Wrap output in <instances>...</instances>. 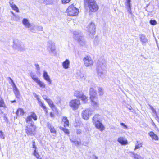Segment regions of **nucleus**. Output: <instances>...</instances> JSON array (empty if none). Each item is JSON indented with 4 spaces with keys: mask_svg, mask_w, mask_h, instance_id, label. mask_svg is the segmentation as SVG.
<instances>
[{
    "mask_svg": "<svg viewBox=\"0 0 159 159\" xmlns=\"http://www.w3.org/2000/svg\"><path fill=\"white\" fill-rule=\"evenodd\" d=\"M106 62L104 60H99L98 62L97 70L99 77L103 78L104 77V71L106 68Z\"/></svg>",
    "mask_w": 159,
    "mask_h": 159,
    "instance_id": "obj_1",
    "label": "nucleus"
},
{
    "mask_svg": "<svg viewBox=\"0 0 159 159\" xmlns=\"http://www.w3.org/2000/svg\"><path fill=\"white\" fill-rule=\"evenodd\" d=\"M73 34L74 39L77 41L82 46L85 45V40L82 36L81 32L75 31L73 32Z\"/></svg>",
    "mask_w": 159,
    "mask_h": 159,
    "instance_id": "obj_2",
    "label": "nucleus"
},
{
    "mask_svg": "<svg viewBox=\"0 0 159 159\" xmlns=\"http://www.w3.org/2000/svg\"><path fill=\"white\" fill-rule=\"evenodd\" d=\"M66 12L67 15L71 16L77 15L79 13V10L75 7L73 4L70 5L68 7Z\"/></svg>",
    "mask_w": 159,
    "mask_h": 159,
    "instance_id": "obj_3",
    "label": "nucleus"
},
{
    "mask_svg": "<svg viewBox=\"0 0 159 159\" xmlns=\"http://www.w3.org/2000/svg\"><path fill=\"white\" fill-rule=\"evenodd\" d=\"M36 126L34 125H26L25 132L28 135L34 136L35 134Z\"/></svg>",
    "mask_w": 159,
    "mask_h": 159,
    "instance_id": "obj_4",
    "label": "nucleus"
},
{
    "mask_svg": "<svg viewBox=\"0 0 159 159\" xmlns=\"http://www.w3.org/2000/svg\"><path fill=\"white\" fill-rule=\"evenodd\" d=\"M90 11L92 12H95L99 9V7L94 0H90L87 2Z\"/></svg>",
    "mask_w": 159,
    "mask_h": 159,
    "instance_id": "obj_5",
    "label": "nucleus"
},
{
    "mask_svg": "<svg viewBox=\"0 0 159 159\" xmlns=\"http://www.w3.org/2000/svg\"><path fill=\"white\" fill-rule=\"evenodd\" d=\"M93 110L91 108H89L82 111L81 116L82 118L86 120L89 119L90 116L93 113Z\"/></svg>",
    "mask_w": 159,
    "mask_h": 159,
    "instance_id": "obj_6",
    "label": "nucleus"
},
{
    "mask_svg": "<svg viewBox=\"0 0 159 159\" xmlns=\"http://www.w3.org/2000/svg\"><path fill=\"white\" fill-rule=\"evenodd\" d=\"M80 104V101L77 99L72 100L69 103V106L74 110H77Z\"/></svg>",
    "mask_w": 159,
    "mask_h": 159,
    "instance_id": "obj_7",
    "label": "nucleus"
},
{
    "mask_svg": "<svg viewBox=\"0 0 159 159\" xmlns=\"http://www.w3.org/2000/svg\"><path fill=\"white\" fill-rule=\"evenodd\" d=\"M84 65L86 67L92 66L94 63L93 61L89 56H87L83 59Z\"/></svg>",
    "mask_w": 159,
    "mask_h": 159,
    "instance_id": "obj_8",
    "label": "nucleus"
},
{
    "mask_svg": "<svg viewBox=\"0 0 159 159\" xmlns=\"http://www.w3.org/2000/svg\"><path fill=\"white\" fill-rule=\"evenodd\" d=\"M32 118L34 120H36L37 119L36 114L34 112L31 113L30 115L28 116L26 119V125H34V123L32 120Z\"/></svg>",
    "mask_w": 159,
    "mask_h": 159,
    "instance_id": "obj_9",
    "label": "nucleus"
},
{
    "mask_svg": "<svg viewBox=\"0 0 159 159\" xmlns=\"http://www.w3.org/2000/svg\"><path fill=\"white\" fill-rule=\"evenodd\" d=\"M30 76L39 85L40 88L42 89L45 88L46 85L44 83L40 80L39 78L36 77L35 75H34L33 73H31Z\"/></svg>",
    "mask_w": 159,
    "mask_h": 159,
    "instance_id": "obj_10",
    "label": "nucleus"
},
{
    "mask_svg": "<svg viewBox=\"0 0 159 159\" xmlns=\"http://www.w3.org/2000/svg\"><path fill=\"white\" fill-rule=\"evenodd\" d=\"M56 49L55 43L51 41L48 42L47 43V50L51 53H53Z\"/></svg>",
    "mask_w": 159,
    "mask_h": 159,
    "instance_id": "obj_11",
    "label": "nucleus"
},
{
    "mask_svg": "<svg viewBox=\"0 0 159 159\" xmlns=\"http://www.w3.org/2000/svg\"><path fill=\"white\" fill-rule=\"evenodd\" d=\"M13 47L14 48L20 51H22L24 49L21 42L17 39L15 40L14 41Z\"/></svg>",
    "mask_w": 159,
    "mask_h": 159,
    "instance_id": "obj_12",
    "label": "nucleus"
},
{
    "mask_svg": "<svg viewBox=\"0 0 159 159\" xmlns=\"http://www.w3.org/2000/svg\"><path fill=\"white\" fill-rule=\"evenodd\" d=\"M91 104L93 107L96 109H98L99 107V104L98 97L90 98Z\"/></svg>",
    "mask_w": 159,
    "mask_h": 159,
    "instance_id": "obj_13",
    "label": "nucleus"
},
{
    "mask_svg": "<svg viewBox=\"0 0 159 159\" xmlns=\"http://www.w3.org/2000/svg\"><path fill=\"white\" fill-rule=\"evenodd\" d=\"M87 30L91 35L93 36L95 34V26L94 24L93 23L91 22L88 26L87 27Z\"/></svg>",
    "mask_w": 159,
    "mask_h": 159,
    "instance_id": "obj_14",
    "label": "nucleus"
},
{
    "mask_svg": "<svg viewBox=\"0 0 159 159\" xmlns=\"http://www.w3.org/2000/svg\"><path fill=\"white\" fill-rule=\"evenodd\" d=\"M96 88V86L95 85L92 86L90 88L89 90V94L90 98L97 97V93L95 90Z\"/></svg>",
    "mask_w": 159,
    "mask_h": 159,
    "instance_id": "obj_15",
    "label": "nucleus"
},
{
    "mask_svg": "<svg viewBox=\"0 0 159 159\" xmlns=\"http://www.w3.org/2000/svg\"><path fill=\"white\" fill-rule=\"evenodd\" d=\"M140 41L143 45H146L148 43V40L146 36L143 34H140L139 35Z\"/></svg>",
    "mask_w": 159,
    "mask_h": 159,
    "instance_id": "obj_16",
    "label": "nucleus"
},
{
    "mask_svg": "<svg viewBox=\"0 0 159 159\" xmlns=\"http://www.w3.org/2000/svg\"><path fill=\"white\" fill-rule=\"evenodd\" d=\"M96 128L101 131H102L105 129V127L101 121L93 124Z\"/></svg>",
    "mask_w": 159,
    "mask_h": 159,
    "instance_id": "obj_17",
    "label": "nucleus"
},
{
    "mask_svg": "<svg viewBox=\"0 0 159 159\" xmlns=\"http://www.w3.org/2000/svg\"><path fill=\"white\" fill-rule=\"evenodd\" d=\"M117 141L122 145H126L128 144L127 140L123 137H120L118 138Z\"/></svg>",
    "mask_w": 159,
    "mask_h": 159,
    "instance_id": "obj_18",
    "label": "nucleus"
},
{
    "mask_svg": "<svg viewBox=\"0 0 159 159\" xmlns=\"http://www.w3.org/2000/svg\"><path fill=\"white\" fill-rule=\"evenodd\" d=\"M43 77L48 82V84H51V80L49 76L48 75L47 72L45 71H43Z\"/></svg>",
    "mask_w": 159,
    "mask_h": 159,
    "instance_id": "obj_19",
    "label": "nucleus"
},
{
    "mask_svg": "<svg viewBox=\"0 0 159 159\" xmlns=\"http://www.w3.org/2000/svg\"><path fill=\"white\" fill-rule=\"evenodd\" d=\"M100 115L98 114H95L92 118V122L93 124H95L96 123L100 121Z\"/></svg>",
    "mask_w": 159,
    "mask_h": 159,
    "instance_id": "obj_20",
    "label": "nucleus"
},
{
    "mask_svg": "<svg viewBox=\"0 0 159 159\" xmlns=\"http://www.w3.org/2000/svg\"><path fill=\"white\" fill-rule=\"evenodd\" d=\"M22 23L25 27L27 28H29L31 25L29 20L26 18L23 19L22 20Z\"/></svg>",
    "mask_w": 159,
    "mask_h": 159,
    "instance_id": "obj_21",
    "label": "nucleus"
},
{
    "mask_svg": "<svg viewBox=\"0 0 159 159\" xmlns=\"http://www.w3.org/2000/svg\"><path fill=\"white\" fill-rule=\"evenodd\" d=\"M46 102L53 110H55L56 109V107L53 104V102L51 99L48 98V99L47 100Z\"/></svg>",
    "mask_w": 159,
    "mask_h": 159,
    "instance_id": "obj_22",
    "label": "nucleus"
},
{
    "mask_svg": "<svg viewBox=\"0 0 159 159\" xmlns=\"http://www.w3.org/2000/svg\"><path fill=\"white\" fill-rule=\"evenodd\" d=\"M148 134L151 137L152 139L155 140H158V137L152 131L150 132Z\"/></svg>",
    "mask_w": 159,
    "mask_h": 159,
    "instance_id": "obj_23",
    "label": "nucleus"
},
{
    "mask_svg": "<svg viewBox=\"0 0 159 159\" xmlns=\"http://www.w3.org/2000/svg\"><path fill=\"white\" fill-rule=\"evenodd\" d=\"M131 153L132 155V157L135 159H144L140 155L134 152H131Z\"/></svg>",
    "mask_w": 159,
    "mask_h": 159,
    "instance_id": "obj_24",
    "label": "nucleus"
},
{
    "mask_svg": "<svg viewBox=\"0 0 159 159\" xmlns=\"http://www.w3.org/2000/svg\"><path fill=\"white\" fill-rule=\"evenodd\" d=\"M70 65V61L69 60H66L63 63V67L65 69H67L69 68Z\"/></svg>",
    "mask_w": 159,
    "mask_h": 159,
    "instance_id": "obj_25",
    "label": "nucleus"
},
{
    "mask_svg": "<svg viewBox=\"0 0 159 159\" xmlns=\"http://www.w3.org/2000/svg\"><path fill=\"white\" fill-rule=\"evenodd\" d=\"M83 95V93L82 91L77 90L75 91L74 93V96L79 98H81Z\"/></svg>",
    "mask_w": 159,
    "mask_h": 159,
    "instance_id": "obj_26",
    "label": "nucleus"
},
{
    "mask_svg": "<svg viewBox=\"0 0 159 159\" xmlns=\"http://www.w3.org/2000/svg\"><path fill=\"white\" fill-rule=\"evenodd\" d=\"M62 123H64V127L68 126L69 125V121L66 117H64L62 119Z\"/></svg>",
    "mask_w": 159,
    "mask_h": 159,
    "instance_id": "obj_27",
    "label": "nucleus"
},
{
    "mask_svg": "<svg viewBox=\"0 0 159 159\" xmlns=\"http://www.w3.org/2000/svg\"><path fill=\"white\" fill-rule=\"evenodd\" d=\"M16 113L18 116H21L24 115L25 112L22 109L19 108L17 110Z\"/></svg>",
    "mask_w": 159,
    "mask_h": 159,
    "instance_id": "obj_28",
    "label": "nucleus"
},
{
    "mask_svg": "<svg viewBox=\"0 0 159 159\" xmlns=\"http://www.w3.org/2000/svg\"><path fill=\"white\" fill-rule=\"evenodd\" d=\"M143 144L142 143L137 141V143L135 144V148L134 149V151L136 150V149L139 148H140L141 147H142Z\"/></svg>",
    "mask_w": 159,
    "mask_h": 159,
    "instance_id": "obj_29",
    "label": "nucleus"
},
{
    "mask_svg": "<svg viewBox=\"0 0 159 159\" xmlns=\"http://www.w3.org/2000/svg\"><path fill=\"white\" fill-rule=\"evenodd\" d=\"M29 28L30 29V30L31 32L34 33L36 32V26L34 25L31 24Z\"/></svg>",
    "mask_w": 159,
    "mask_h": 159,
    "instance_id": "obj_30",
    "label": "nucleus"
},
{
    "mask_svg": "<svg viewBox=\"0 0 159 159\" xmlns=\"http://www.w3.org/2000/svg\"><path fill=\"white\" fill-rule=\"evenodd\" d=\"M48 126L51 133H56V131L54 127L50 125L49 124H48Z\"/></svg>",
    "mask_w": 159,
    "mask_h": 159,
    "instance_id": "obj_31",
    "label": "nucleus"
},
{
    "mask_svg": "<svg viewBox=\"0 0 159 159\" xmlns=\"http://www.w3.org/2000/svg\"><path fill=\"white\" fill-rule=\"evenodd\" d=\"M80 98L81 99V100L84 103H86L88 101L87 97L84 94Z\"/></svg>",
    "mask_w": 159,
    "mask_h": 159,
    "instance_id": "obj_32",
    "label": "nucleus"
},
{
    "mask_svg": "<svg viewBox=\"0 0 159 159\" xmlns=\"http://www.w3.org/2000/svg\"><path fill=\"white\" fill-rule=\"evenodd\" d=\"M54 0H44L43 3L46 5L52 4L54 2Z\"/></svg>",
    "mask_w": 159,
    "mask_h": 159,
    "instance_id": "obj_33",
    "label": "nucleus"
},
{
    "mask_svg": "<svg viewBox=\"0 0 159 159\" xmlns=\"http://www.w3.org/2000/svg\"><path fill=\"white\" fill-rule=\"evenodd\" d=\"M12 9L14 11H15L17 12H19V9L17 7L15 4L13 5L12 6H11Z\"/></svg>",
    "mask_w": 159,
    "mask_h": 159,
    "instance_id": "obj_34",
    "label": "nucleus"
},
{
    "mask_svg": "<svg viewBox=\"0 0 159 159\" xmlns=\"http://www.w3.org/2000/svg\"><path fill=\"white\" fill-rule=\"evenodd\" d=\"M98 92L99 93L100 95H102L104 93L103 90L102 88L101 87H98Z\"/></svg>",
    "mask_w": 159,
    "mask_h": 159,
    "instance_id": "obj_35",
    "label": "nucleus"
},
{
    "mask_svg": "<svg viewBox=\"0 0 159 159\" xmlns=\"http://www.w3.org/2000/svg\"><path fill=\"white\" fill-rule=\"evenodd\" d=\"M33 154L34 156L37 158V159L39 158L40 156L39 154L36 149L34 150L33 152Z\"/></svg>",
    "mask_w": 159,
    "mask_h": 159,
    "instance_id": "obj_36",
    "label": "nucleus"
},
{
    "mask_svg": "<svg viewBox=\"0 0 159 159\" xmlns=\"http://www.w3.org/2000/svg\"><path fill=\"white\" fill-rule=\"evenodd\" d=\"M70 141L72 142L75 143V144L76 146H77L78 145H79L81 144V142L80 141H73L71 139H70Z\"/></svg>",
    "mask_w": 159,
    "mask_h": 159,
    "instance_id": "obj_37",
    "label": "nucleus"
},
{
    "mask_svg": "<svg viewBox=\"0 0 159 159\" xmlns=\"http://www.w3.org/2000/svg\"><path fill=\"white\" fill-rule=\"evenodd\" d=\"M14 92L15 95L16 97L18 98H19L20 96V92L19 90H18L17 91H15Z\"/></svg>",
    "mask_w": 159,
    "mask_h": 159,
    "instance_id": "obj_38",
    "label": "nucleus"
},
{
    "mask_svg": "<svg viewBox=\"0 0 159 159\" xmlns=\"http://www.w3.org/2000/svg\"><path fill=\"white\" fill-rule=\"evenodd\" d=\"M60 129H61L65 133L67 134H69V132L68 129H65V128L63 127H60Z\"/></svg>",
    "mask_w": 159,
    "mask_h": 159,
    "instance_id": "obj_39",
    "label": "nucleus"
},
{
    "mask_svg": "<svg viewBox=\"0 0 159 159\" xmlns=\"http://www.w3.org/2000/svg\"><path fill=\"white\" fill-rule=\"evenodd\" d=\"M9 78L10 80L11 81V83L10 82V83L11 84L13 88H14V87L16 86L12 79L10 77H9Z\"/></svg>",
    "mask_w": 159,
    "mask_h": 159,
    "instance_id": "obj_40",
    "label": "nucleus"
},
{
    "mask_svg": "<svg viewBox=\"0 0 159 159\" xmlns=\"http://www.w3.org/2000/svg\"><path fill=\"white\" fill-rule=\"evenodd\" d=\"M4 103L2 99L0 98V107H3L4 106Z\"/></svg>",
    "mask_w": 159,
    "mask_h": 159,
    "instance_id": "obj_41",
    "label": "nucleus"
},
{
    "mask_svg": "<svg viewBox=\"0 0 159 159\" xmlns=\"http://www.w3.org/2000/svg\"><path fill=\"white\" fill-rule=\"evenodd\" d=\"M150 23L152 25H155L157 24V22L155 20H151L150 21Z\"/></svg>",
    "mask_w": 159,
    "mask_h": 159,
    "instance_id": "obj_42",
    "label": "nucleus"
},
{
    "mask_svg": "<svg viewBox=\"0 0 159 159\" xmlns=\"http://www.w3.org/2000/svg\"><path fill=\"white\" fill-rule=\"evenodd\" d=\"M36 28L37 29V30L38 31H42L43 29V28L42 26L39 25V26H37L36 27Z\"/></svg>",
    "mask_w": 159,
    "mask_h": 159,
    "instance_id": "obj_43",
    "label": "nucleus"
},
{
    "mask_svg": "<svg viewBox=\"0 0 159 159\" xmlns=\"http://www.w3.org/2000/svg\"><path fill=\"white\" fill-rule=\"evenodd\" d=\"M39 104L40 106L43 109L46 107V106H45L44 104L42 102H40V103H39Z\"/></svg>",
    "mask_w": 159,
    "mask_h": 159,
    "instance_id": "obj_44",
    "label": "nucleus"
},
{
    "mask_svg": "<svg viewBox=\"0 0 159 159\" xmlns=\"http://www.w3.org/2000/svg\"><path fill=\"white\" fill-rule=\"evenodd\" d=\"M39 104L40 106L43 109L46 107V106H45L44 104L42 102H40V103H39Z\"/></svg>",
    "mask_w": 159,
    "mask_h": 159,
    "instance_id": "obj_45",
    "label": "nucleus"
},
{
    "mask_svg": "<svg viewBox=\"0 0 159 159\" xmlns=\"http://www.w3.org/2000/svg\"><path fill=\"white\" fill-rule=\"evenodd\" d=\"M39 104L40 106L43 109L46 107V106H45L44 104L42 102H40V103H39Z\"/></svg>",
    "mask_w": 159,
    "mask_h": 159,
    "instance_id": "obj_46",
    "label": "nucleus"
},
{
    "mask_svg": "<svg viewBox=\"0 0 159 159\" xmlns=\"http://www.w3.org/2000/svg\"><path fill=\"white\" fill-rule=\"evenodd\" d=\"M150 109H151L152 110V112L153 113H154L155 114H156V115H157V112H156V111L154 109V108H153V107L151 106H150ZM157 116V115H156Z\"/></svg>",
    "mask_w": 159,
    "mask_h": 159,
    "instance_id": "obj_47",
    "label": "nucleus"
},
{
    "mask_svg": "<svg viewBox=\"0 0 159 159\" xmlns=\"http://www.w3.org/2000/svg\"><path fill=\"white\" fill-rule=\"evenodd\" d=\"M71 0H62V3L63 4H66L69 3Z\"/></svg>",
    "mask_w": 159,
    "mask_h": 159,
    "instance_id": "obj_48",
    "label": "nucleus"
},
{
    "mask_svg": "<svg viewBox=\"0 0 159 159\" xmlns=\"http://www.w3.org/2000/svg\"><path fill=\"white\" fill-rule=\"evenodd\" d=\"M120 125L123 126V127H124V128L125 129H128V127L126 125H125V124L124 123H120Z\"/></svg>",
    "mask_w": 159,
    "mask_h": 159,
    "instance_id": "obj_49",
    "label": "nucleus"
},
{
    "mask_svg": "<svg viewBox=\"0 0 159 159\" xmlns=\"http://www.w3.org/2000/svg\"><path fill=\"white\" fill-rule=\"evenodd\" d=\"M9 3L10 7L14 4V0H10Z\"/></svg>",
    "mask_w": 159,
    "mask_h": 159,
    "instance_id": "obj_50",
    "label": "nucleus"
},
{
    "mask_svg": "<svg viewBox=\"0 0 159 159\" xmlns=\"http://www.w3.org/2000/svg\"><path fill=\"white\" fill-rule=\"evenodd\" d=\"M0 137L2 139H4V136L2 131H0Z\"/></svg>",
    "mask_w": 159,
    "mask_h": 159,
    "instance_id": "obj_51",
    "label": "nucleus"
},
{
    "mask_svg": "<svg viewBox=\"0 0 159 159\" xmlns=\"http://www.w3.org/2000/svg\"><path fill=\"white\" fill-rule=\"evenodd\" d=\"M43 110L45 112V114L46 115H48V108H47V107H46L45 108H44L43 109Z\"/></svg>",
    "mask_w": 159,
    "mask_h": 159,
    "instance_id": "obj_52",
    "label": "nucleus"
},
{
    "mask_svg": "<svg viewBox=\"0 0 159 159\" xmlns=\"http://www.w3.org/2000/svg\"><path fill=\"white\" fill-rule=\"evenodd\" d=\"M127 11H128V12L131 14L132 13V12H131V7H127Z\"/></svg>",
    "mask_w": 159,
    "mask_h": 159,
    "instance_id": "obj_53",
    "label": "nucleus"
},
{
    "mask_svg": "<svg viewBox=\"0 0 159 159\" xmlns=\"http://www.w3.org/2000/svg\"><path fill=\"white\" fill-rule=\"evenodd\" d=\"M33 148L35 149H36L37 147H36V145H35V142L34 141L33 142Z\"/></svg>",
    "mask_w": 159,
    "mask_h": 159,
    "instance_id": "obj_54",
    "label": "nucleus"
},
{
    "mask_svg": "<svg viewBox=\"0 0 159 159\" xmlns=\"http://www.w3.org/2000/svg\"><path fill=\"white\" fill-rule=\"evenodd\" d=\"M43 98L44 99L46 100V101H47V100L48 99V97L46 95H44L43 96Z\"/></svg>",
    "mask_w": 159,
    "mask_h": 159,
    "instance_id": "obj_55",
    "label": "nucleus"
},
{
    "mask_svg": "<svg viewBox=\"0 0 159 159\" xmlns=\"http://www.w3.org/2000/svg\"><path fill=\"white\" fill-rule=\"evenodd\" d=\"M35 66L37 70H39L40 68L39 67V65L38 64H35Z\"/></svg>",
    "mask_w": 159,
    "mask_h": 159,
    "instance_id": "obj_56",
    "label": "nucleus"
},
{
    "mask_svg": "<svg viewBox=\"0 0 159 159\" xmlns=\"http://www.w3.org/2000/svg\"><path fill=\"white\" fill-rule=\"evenodd\" d=\"M76 132L78 134H80L81 133V131L80 129H78L77 130Z\"/></svg>",
    "mask_w": 159,
    "mask_h": 159,
    "instance_id": "obj_57",
    "label": "nucleus"
},
{
    "mask_svg": "<svg viewBox=\"0 0 159 159\" xmlns=\"http://www.w3.org/2000/svg\"><path fill=\"white\" fill-rule=\"evenodd\" d=\"M126 6H127V7H131V4L130 3H126L125 4Z\"/></svg>",
    "mask_w": 159,
    "mask_h": 159,
    "instance_id": "obj_58",
    "label": "nucleus"
},
{
    "mask_svg": "<svg viewBox=\"0 0 159 159\" xmlns=\"http://www.w3.org/2000/svg\"><path fill=\"white\" fill-rule=\"evenodd\" d=\"M18 90L17 87H16V86L15 87H14V88H13V90L14 92L15 91H17Z\"/></svg>",
    "mask_w": 159,
    "mask_h": 159,
    "instance_id": "obj_59",
    "label": "nucleus"
},
{
    "mask_svg": "<svg viewBox=\"0 0 159 159\" xmlns=\"http://www.w3.org/2000/svg\"><path fill=\"white\" fill-rule=\"evenodd\" d=\"M92 157L93 159H98L97 157L95 155H93Z\"/></svg>",
    "mask_w": 159,
    "mask_h": 159,
    "instance_id": "obj_60",
    "label": "nucleus"
},
{
    "mask_svg": "<svg viewBox=\"0 0 159 159\" xmlns=\"http://www.w3.org/2000/svg\"><path fill=\"white\" fill-rule=\"evenodd\" d=\"M80 77L81 78H82V79H85L84 76V75L83 74H81L80 75Z\"/></svg>",
    "mask_w": 159,
    "mask_h": 159,
    "instance_id": "obj_61",
    "label": "nucleus"
},
{
    "mask_svg": "<svg viewBox=\"0 0 159 159\" xmlns=\"http://www.w3.org/2000/svg\"><path fill=\"white\" fill-rule=\"evenodd\" d=\"M127 108L129 110H131L132 109V107L131 106H127Z\"/></svg>",
    "mask_w": 159,
    "mask_h": 159,
    "instance_id": "obj_62",
    "label": "nucleus"
},
{
    "mask_svg": "<svg viewBox=\"0 0 159 159\" xmlns=\"http://www.w3.org/2000/svg\"><path fill=\"white\" fill-rule=\"evenodd\" d=\"M37 100H38V104L40 103V102H42L41 100L39 98H38Z\"/></svg>",
    "mask_w": 159,
    "mask_h": 159,
    "instance_id": "obj_63",
    "label": "nucleus"
},
{
    "mask_svg": "<svg viewBox=\"0 0 159 159\" xmlns=\"http://www.w3.org/2000/svg\"><path fill=\"white\" fill-rule=\"evenodd\" d=\"M50 116L51 117H54V114L52 112H51L50 113Z\"/></svg>",
    "mask_w": 159,
    "mask_h": 159,
    "instance_id": "obj_64",
    "label": "nucleus"
}]
</instances>
